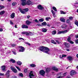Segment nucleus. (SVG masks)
Segmentation results:
<instances>
[{"instance_id":"nucleus-1","label":"nucleus","mask_w":78,"mask_h":78,"mask_svg":"<svg viewBox=\"0 0 78 78\" xmlns=\"http://www.w3.org/2000/svg\"><path fill=\"white\" fill-rule=\"evenodd\" d=\"M39 50L41 51H43L44 53H45L47 54H50L51 53V51H50L49 49L47 47L41 46L39 48Z\"/></svg>"},{"instance_id":"nucleus-2","label":"nucleus","mask_w":78,"mask_h":78,"mask_svg":"<svg viewBox=\"0 0 78 78\" xmlns=\"http://www.w3.org/2000/svg\"><path fill=\"white\" fill-rule=\"evenodd\" d=\"M23 10L24 11H23L22 10V9H20V12L22 14H25V12H27V11H28V9H24Z\"/></svg>"},{"instance_id":"nucleus-3","label":"nucleus","mask_w":78,"mask_h":78,"mask_svg":"<svg viewBox=\"0 0 78 78\" xmlns=\"http://www.w3.org/2000/svg\"><path fill=\"white\" fill-rule=\"evenodd\" d=\"M39 73L40 75H41L43 76H45V72L44 70H41L39 71Z\"/></svg>"},{"instance_id":"nucleus-4","label":"nucleus","mask_w":78,"mask_h":78,"mask_svg":"<svg viewBox=\"0 0 78 78\" xmlns=\"http://www.w3.org/2000/svg\"><path fill=\"white\" fill-rule=\"evenodd\" d=\"M68 30H66L63 31H59L58 32V34H65V33H66L67 32H68Z\"/></svg>"},{"instance_id":"nucleus-5","label":"nucleus","mask_w":78,"mask_h":78,"mask_svg":"<svg viewBox=\"0 0 78 78\" xmlns=\"http://www.w3.org/2000/svg\"><path fill=\"white\" fill-rule=\"evenodd\" d=\"M10 69L12 71V72H14V73H17V70H16L15 68H14L13 66H11L10 67Z\"/></svg>"},{"instance_id":"nucleus-6","label":"nucleus","mask_w":78,"mask_h":78,"mask_svg":"<svg viewBox=\"0 0 78 78\" xmlns=\"http://www.w3.org/2000/svg\"><path fill=\"white\" fill-rule=\"evenodd\" d=\"M76 73V71L74 70H72L70 72V75L71 76H73V75H75Z\"/></svg>"},{"instance_id":"nucleus-7","label":"nucleus","mask_w":78,"mask_h":78,"mask_svg":"<svg viewBox=\"0 0 78 78\" xmlns=\"http://www.w3.org/2000/svg\"><path fill=\"white\" fill-rule=\"evenodd\" d=\"M19 48H20L19 51L20 52H23L25 51V48H24L21 46H19Z\"/></svg>"},{"instance_id":"nucleus-8","label":"nucleus","mask_w":78,"mask_h":78,"mask_svg":"<svg viewBox=\"0 0 78 78\" xmlns=\"http://www.w3.org/2000/svg\"><path fill=\"white\" fill-rule=\"evenodd\" d=\"M63 75V74L62 73H58V76H59L57 78H63L64 77V76H62Z\"/></svg>"},{"instance_id":"nucleus-9","label":"nucleus","mask_w":78,"mask_h":78,"mask_svg":"<svg viewBox=\"0 0 78 78\" xmlns=\"http://www.w3.org/2000/svg\"><path fill=\"white\" fill-rule=\"evenodd\" d=\"M26 0H21L22 2V6H25V5H26Z\"/></svg>"},{"instance_id":"nucleus-10","label":"nucleus","mask_w":78,"mask_h":78,"mask_svg":"<svg viewBox=\"0 0 78 78\" xmlns=\"http://www.w3.org/2000/svg\"><path fill=\"white\" fill-rule=\"evenodd\" d=\"M71 38H70V37H69L67 39V41L68 42H69V43L70 44H74V42L72 41H71L70 40Z\"/></svg>"},{"instance_id":"nucleus-11","label":"nucleus","mask_w":78,"mask_h":78,"mask_svg":"<svg viewBox=\"0 0 78 78\" xmlns=\"http://www.w3.org/2000/svg\"><path fill=\"white\" fill-rule=\"evenodd\" d=\"M34 75L33 73V72L31 71L30 73H29V76L30 78H32L34 77Z\"/></svg>"},{"instance_id":"nucleus-12","label":"nucleus","mask_w":78,"mask_h":78,"mask_svg":"<svg viewBox=\"0 0 78 78\" xmlns=\"http://www.w3.org/2000/svg\"><path fill=\"white\" fill-rule=\"evenodd\" d=\"M37 8L39 9H40L41 10H42V9H44V7L41 5H39L37 6Z\"/></svg>"},{"instance_id":"nucleus-13","label":"nucleus","mask_w":78,"mask_h":78,"mask_svg":"<svg viewBox=\"0 0 78 78\" xmlns=\"http://www.w3.org/2000/svg\"><path fill=\"white\" fill-rule=\"evenodd\" d=\"M10 72V71L8 70L6 72V73L5 74V75L6 76L7 78H9V73Z\"/></svg>"},{"instance_id":"nucleus-14","label":"nucleus","mask_w":78,"mask_h":78,"mask_svg":"<svg viewBox=\"0 0 78 78\" xmlns=\"http://www.w3.org/2000/svg\"><path fill=\"white\" fill-rule=\"evenodd\" d=\"M6 67L5 66L3 65L2 66L1 69H2V70L3 71V72H5V69H6Z\"/></svg>"},{"instance_id":"nucleus-15","label":"nucleus","mask_w":78,"mask_h":78,"mask_svg":"<svg viewBox=\"0 0 78 78\" xmlns=\"http://www.w3.org/2000/svg\"><path fill=\"white\" fill-rule=\"evenodd\" d=\"M31 4V2L30 0H28L27 2H26V5H30Z\"/></svg>"},{"instance_id":"nucleus-16","label":"nucleus","mask_w":78,"mask_h":78,"mask_svg":"<svg viewBox=\"0 0 78 78\" xmlns=\"http://www.w3.org/2000/svg\"><path fill=\"white\" fill-rule=\"evenodd\" d=\"M32 33L30 32H26V36H30V35H32Z\"/></svg>"},{"instance_id":"nucleus-17","label":"nucleus","mask_w":78,"mask_h":78,"mask_svg":"<svg viewBox=\"0 0 78 78\" xmlns=\"http://www.w3.org/2000/svg\"><path fill=\"white\" fill-rule=\"evenodd\" d=\"M22 28H28V26L26 25H22Z\"/></svg>"},{"instance_id":"nucleus-18","label":"nucleus","mask_w":78,"mask_h":78,"mask_svg":"<svg viewBox=\"0 0 78 78\" xmlns=\"http://www.w3.org/2000/svg\"><path fill=\"white\" fill-rule=\"evenodd\" d=\"M67 58L68 60H69V61H72V60H73V58H72V57L71 56L68 57Z\"/></svg>"},{"instance_id":"nucleus-19","label":"nucleus","mask_w":78,"mask_h":78,"mask_svg":"<svg viewBox=\"0 0 78 78\" xmlns=\"http://www.w3.org/2000/svg\"><path fill=\"white\" fill-rule=\"evenodd\" d=\"M63 26H62L61 28H62L63 29H66L67 28V26L66 25V24H64L63 25Z\"/></svg>"},{"instance_id":"nucleus-20","label":"nucleus","mask_w":78,"mask_h":78,"mask_svg":"<svg viewBox=\"0 0 78 78\" xmlns=\"http://www.w3.org/2000/svg\"><path fill=\"white\" fill-rule=\"evenodd\" d=\"M42 32H44V33H46L47 31V29L46 28H42Z\"/></svg>"},{"instance_id":"nucleus-21","label":"nucleus","mask_w":78,"mask_h":78,"mask_svg":"<svg viewBox=\"0 0 78 78\" xmlns=\"http://www.w3.org/2000/svg\"><path fill=\"white\" fill-rule=\"evenodd\" d=\"M11 17L12 19L14 18V17H15V13L14 12L12 13L11 15Z\"/></svg>"},{"instance_id":"nucleus-22","label":"nucleus","mask_w":78,"mask_h":78,"mask_svg":"<svg viewBox=\"0 0 78 78\" xmlns=\"http://www.w3.org/2000/svg\"><path fill=\"white\" fill-rule=\"evenodd\" d=\"M51 12L53 14V16L54 17H56V15H55V12L53 11V10H51Z\"/></svg>"},{"instance_id":"nucleus-23","label":"nucleus","mask_w":78,"mask_h":78,"mask_svg":"<svg viewBox=\"0 0 78 78\" xmlns=\"http://www.w3.org/2000/svg\"><path fill=\"white\" fill-rule=\"evenodd\" d=\"M12 52L13 53L14 55H17V53H16V50L14 49H12Z\"/></svg>"},{"instance_id":"nucleus-24","label":"nucleus","mask_w":78,"mask_h":78,"mask_svg":"<svg viewBox=\"0 0 78 78\" xmlns=\"http://www.w3.org/2000/svg\"><path fill=\"white\" fill-rule=\"evenodd\" d=\"M52 69L54 70H55V71H56V72H58V69L55 67H52Z\"/></svg>"},{"instance_id":"nucleus-25","label":"nucleus","mask_w":78,"mask_h":78,"mask_svg":"<svg viewBox=\"0 0 78 78\" xmlns=\"http://www.w3.org/2000/svg\"><path fill=\"white\" fill-rule=\"evenodd\" d=\"M26 23L27 25H29L31 22L29 21H27Z\"/></svg>"},{"instance_id":"nucleus-26","label":"nucleus","mask_w":78,"mask_h":78,"mask_svg":"<svg viewBox=\"0 0 78 78\" xmlns=\"http://www.w3.org/2000/svg\"><path fill=\"white\" fill-rule=\"evenodd\" d=\"M65 46H66V47H70V44L67 43H65Z\"/></svg>"},{"instance_id":"nucleus-27","label":"nucleus","mask_w":78,"mask_h":78,"mask_svg":"<svg viewBox=\"0 0 78 78\" xmlns=\"http://www.w3.org/2000/svg\"><path fill=\"white\" fill-rule=\"evenodd\" d=\"M50 68H47L46 69V73H48V72H50Z\"/></svg>"},{"instance_id":"nucleus-28","label":"nucleus","mask_w":78,"mask_h":78,"mask_svg":"<svg viewBox=\"0 0 78 78\" xmlns=\"http://www.w3.org/2000/svg\"><path fill=\"white\" fill-rule=\"evenodd\" d=\"M5 12L4 11H1L0 12V15H3V14H4Z\"/></svg>"},{"instance_id":"nucleus-29","label":"nucleus","mask_w":78,"mask_h":78,"mask_svg":"<svg viewBox=\"0 0 78 78\" xmlns=\"http://www.w3.org/2000/svg\"><path fill=\"white\" fill-rule=\"evenodd\" d=\"M30 66L32 67H36V65L34 64H31L30 65Z\"/></svg>"},{"instance_id":"nucleus-30","label":"nucleus","mask_w":78,"mask_h":78,"mask_svg":"<svg viewBox=\"0 0 78 78\" xmlns=\"http://www.w3.org/2000/svg\"><path fill=\"white\" fill-rule=\"evenodd\" d=\"M17 64L19 65V66H20V65L22 64V63L20 61H18L17 62Z\"/></svg>"},{"instance_id":"nucleus-31","label":"nucleus","mask_w":78,"mask_h":78,"mask_svg":"<svg viewBox=\"0 0 78 78\" xmlns=\"http://www.w3.org/2000/svg\"><path fill=\"white\" fill-rule=\"evenodd\" d=\"M52 9H53V10H54L55 11H56V12H57V9H56V8L55 7L53 6L52 7Z\"/></svg>"},{"instance_id":"nucleus-32","label":"nucleus","mask_w":78,"mask_h":78,"mask_svg":"<svg viewBox=\"0 0 78 78\" xmlns=\"http://www.w3.org/2000/svg\"><path fill=\"white\" fill-rule=\"evenodd\" d=\"M52 34L53 35L55 34H56V31L55 30L53 31L52 32Z\"/></svg>"},{"instance_id":"nucleus-33","label":"nucleus","mask_w":78,"mask_h":78,"mask_svg":"<svg viewBox=\"0 0 78 78\" xmlns=\"http://www.w3.org/2000/svg\"><path fill=\"white\" fill-rule=\"evenodd\" d=\"M19 76L22 77H23V74H22V73H20L19 74Z\"/></svg>"},{"instance_id":"nucleus-34","label":"nucleus","mask_w":78,"mask_h":78,"mask_svg":"<svg viewBox=\"0 0 78 78\" xmlns=\"http://www.w3.org/2000/svg\"><path fill=\"white\" fill-rule=\"evenodd\" d=\"M38 21L39 22H43L44 21V19L43 18H41V19H39L38 20Z\"/></svg>"},{"instance_id":"nucleus-35","label":"nucleus","mask_w":78,"mask_h":78,"mask_svg":"<svg viewBox=\"0 0 78 78\" xmlns=\"http://www.w3.org/2000/svg\"><path fill=\"white\" fill-rule=\"evenodd\" d=\"M42 25H44V26H46L47 25V23L46 22H44L42 23Z\"/></svg>"},{"instance_id":"nucleus-36","label":"nucleus","mask_w":78,"mask_h":78,"mask_svg":"<svg viewBox=\"0 0 78 78\" xmlns=\"http://www.w3.org/2000/svg\"><path fill=\"white\" fill-rule=\"evenodd\" d=\"M60 12L62 14H66V12H64L63 11H60Z\"/></svg>"},{"instance_id":"nucleus-37","label":"nucleus","mask_w":78,"mask_h":78,"mask_svg":"<svg viewBox=\"0 0 78 78\" xmlns=\"http://www.w3.org/2000/svg\"><path fill=\"white\" fill-rule=\"evenodd\" d=\"M60 20L61 21H62V22H65V19L64 18H61L60 19Z\"/></svg>"},{"instance_id":"nucleus-38","label":"nucleus","mask_w":78,"mask_h":78,"mask_svg":"<svg viewBox=\"0 0 78 78\" xmlns=\"http://www.w3.org/2000/svg\"><path fill=\"white\" fill-rule=\"evenodd\" d=\"M3 8H5V6H3L0 5V9H2Z\"/></svg>"},{"instance_id":"nucleus-39","label":"nucleus","mask_w":78,"mask_h":78,"mask_svg":"<svg viewBox=\"0 0 78 78\" xmlns=\"http://www.w3.org/2000/svg\"><path fill=\"white\" fill-rule=\"evenodd\" d=\"M10 61H11V62H12L13 63H15V62H16V61L12 59H11L10 60Z\"/></svg>"},{"instance_id":"nucleus-40","label":"nucleus","mask_w":78,"mask_h":78,"mask_svg":"<svg viewBox=\"0 0 78 78\" xmlns=\"http://www.w3.org/2000/svg\"><path fill=\"white\" fill-rule=\"evenodd\" d=\"M51 19V18L50 17H47L46 18V20L47 21H48L49 20H50Z\"/></svg>"},{"instance_id":"nucleus-41","label":"nucleus","mask_w":78,"mask_h":78,"mask_svg":"<svg viewBox=\"0 0 78 78\" xmlns=\"http://www.w3.org/2000/svg\"><path fill=\"white\" fill-rule=\"evenodd\" d=\"M51 42L54 44H56V42H55V41L53 40H51Z\"/></svg>"},{"instance_id":"nucleus-42","label":"nucleus","mask_w":78,"mask_h":78,"mask_svg":"<svg viewBox=\"0 0 78 78\" xmlns=\"http://www.w3.org/2000/svg\"><path fill=\"white\" fill-rule=\"evenodd\" d=\"M16 2H13L12 3V5L13 6H15V5H16Z\"/></svg>"},{"instance_id":"nucleus-43","label":"nucleus","mask_w":78,"mask_h":78,"mask_svg":"<svg viewBox=\"0 0 78 78\" xmlns=\"http://www.w3.org/2000/svg\"><path fill=\"white\" fill-rule=\"evenodd\" d=\"M67 73H68L67 72H66L64 74H63V76H63V77H64V76H65L67 74Z\"/></svg>"},{"instance_id":"nucleus-44","label":"nucleus","mask_w":78,"mask_h":78,"mask_svg":"<svg viewBox=\"0 0 78 78\" xmlns=\"http://www.w3.org/2000/svg\"><path fill=\"white\" fill-rule=\"evenodd\" d=\"M75 24L78 27V22L77 21H75Z\"/></svg>"},{"instance_id":"nucleus-45","label":"nucleus","mask_w":78,"mask_h":78,"mask_svg":"<svg viewBox=\"0 0 78 78\" xmlns=\"http://www.w3.org/2000/svg\"><path fill=\"white\" fill-rule=\"evenodd\" d=\"M27 32L23 31L22 32L21 34H26V33Z\"/></svg>"},{"instance_id":"nucleus-46","label":"nucleus","mask_w":78,"mask_h":78,"mask_svg":"<svg viewBox=\"0 0 78 78\" xmlns=\"http://www.w3.org/2000/svg\"><path fill=\"white\" fill-rule=\"evenodd\" d=\"M69 20H73V17H72V16H70L69 17Z\"/></svg>"},{"instance_id":"nucleus-47","label":"nucleus","mask_w":78,"mask_h":78,"mask_svg":"<svg viewBox=\"0 0 78 78\" xmlns=\"http://www.w3.org/2000/svg\"><path fill=\"white\" fill-rule=\"evenodd\" d=\"M55 41L56 42V44H59V43H60V42H59V41H58L56 40Z\"/></svg>"},{"instance_id":"nucleus-48","label":"nucleus","mask_w":78,"mask_h":78,"mask_svg":"<svg viewBox=\"0 0 78 78\" xmlns=\"http://www.w3.org/2000/svg\"><path fill=\"white\" fill-rule=\"evenodd\" d=\"M16 67L17 69H18V70H19V71H20V68H19V67L17 66H16Z\"/></svg>"},{"instance_id":"nucleus-49","label":"nucleus","mask_w":78,"mask_h":78,"mask_svg":"<svg viewBox=\"0 0 78 78\" xmlns=\"http://www.w3.org/2000/svg\"><path fill=\"white\" fill-rule=\"evenodd\" d=\"M0 76H4V75H5V74L2 73H0Z\"/></svg>"},{"instance_id":"nucleus-50","label":"nucleus","mask_w":78,"mask_h":78,"mask_svg":"<svg viewBox=\"0 0 78 78\" xmlns=\"http://www.w3.org/2000/svg\"><path fill=\"white\" fill-rule=\"evenodd\" d=\"M10 25H13V23L12 22V21H10Z\"/></svg>"},{"instance_id":"nucleus-51","label":"nucleus","mask_w":78,"mask_h":78,"mask_svg":"<svg viewBox=\"0 0 78 78\" xmlns=\"http://www.w3.org/2000/svg\"><path fill=\"white\" fill-rule=\"evenodd\" d=\"M62 56V58H64V57H66V56H67V55H63Z\"/></svg>"},{"instance_id":"nucleus-52","label":"nucleus","mask_w":78,"mask_h":78,"mask_svg":"<svg viewBox=\"0 0 78 78\" xmlns=\"http://www.w3.org/2000/svg\"><path fill=\"white\" fill-rule=\"evenodd\" d=\"M16 45V44H12V47H15Z\"/></svg>"},{"instance_id":"nucleus-53","label":"nucleus","mask_w":78,"mask_h":78,"mask_svg":"<svg viewBox=\"0 0 78 78\" xmlns=\"http://www.w3.org/2000/svg\"><path fill=\"white\" fill-rule=\"evenodd\" d=\"M35 22H36V23H39V21H38V20H37V19H36L35 20Z\"/></svg>"},{"instance_id":"nucleus-54","label":"nucleus","mask_w":78,"mask_h":78,"mask_svg":"<svg viewBox=\"0 0 78 78\" xmlns=\"http://www.w3.org/2000/svg\"><path fill=\"white\" fill-rule=\"evenodd\" d=\"M66 22L67 23H70V20H67L66 21Z\"/></svg>"},{"instance_id":"nucleus-55","label":"nucleus","mask_w":78,"mask_h":78,"mask_svg":"<svg viewBox=\"0 0 78 78\" xmlns=\"http://www.w3.org/2000/svg\"><path fill=\"white\" fill-rule=\"evenodd\" d=\"M75 41L76 42V43L78 44V39L76 40Z\"/></svg>"},{"instance_id":"nucleus-56","label":"nucleus","mask_w":78,"mask_h":78,"mask_svg":"<svg viewBox=\"0 0 78 78\" xmlns=\"http://www.w3.org/2000/svg\"><path fill=\"white\" fill-rule=\"evenodd\" d=\"M27 72V69H25L24 70V72H25V73H26Z\"/></svg>"},{"instance_id":"nucleus-57","label":"nucleus","mask_w":78,"mask_h":78,"mask_svg":"<svg viewBox=\"0 0 78 78\" xmlns=\"http://www.w3.org/2000/svg\"><path fill=\"white\" fill-rule=\"evenodd\" d=\"M37 26H41V24H39V23H38V24H37Z\"/></svg>"},{"instance_id":"nucleus-58","label":"nucleus","mask_w":78,"mask_h":78,"mask_svg":"<svg viewBox=\"0 0 78 78\" xmlns=\"http://www.w3.org/2000/svg\"><path fill=\"white\" fill-rule=\"evenodd\" d=\"M19 39L20 40H21V39H22L23 40H24V39L22 38H19Z\"/></svg>"},{"instance_id":"nucleus-59","label":"nucleus","mask_w":78,"mask_h":78,"mask_svg":"<svg viewBox=\"0 0 78 78\" xmlns=\"http://www.w3.org/2000/svg\"><path fill=\"white\" fill-rule=\"evenodd\" d=\"M75 37L76 38H78V35H76Z\"/></svg>"},{"instance_id":"nucleus-60","label":"nucleus","mask_w":78,"mask_h":78,"mask_svg":"<svg viewBox=\"0 0 78 78\" xmlns=\"http://www.w3.org/2000/svg\"><path fill=\"white\" fill-rule=\"evenodd\" d=\"M78 4V1L76 2V3H74V4H75V5H76V4Z\"/></svg>"},{"instance_id":"nucleus-61","label":"nucleus","mask_w":78,"mask_h":78,"mask_svg":"<svg viewBox=\"0 0 78 78\" xmlns=\"http://www.w3.org/2000/svg\"><path fill=\"white\" fill-rule=\"evenodd\" d=\"M12 34H13V36H15V35H16V34L15 33H14V32H13Z\"/></svg>"},{"instance_id":"nucleus-62","label":"nucleus","mask_w":78,"mask_h":78,"mask_svg":"<svg viewBox=\"0 0 78 78\" xmlns=\"http://www.w3.org/2000/svg\"><path fill=\"white\" fill-rule=\"evenodd\" d=\"M60 59H62V56H61V55L60 56Z\"/></svg>"},{"instance_id":"nucleus-63","label":"nucleus","mask_w":78,"mask_h":78,"mask_svg":"<svg viewBox=\"0 0 78 78\" xmlns=\"http://www.w3.org/2000/svg\"><path fill=\"white\" fill-rule=\"evenodd\" d=\"M0 31H3V29H0Z\"/></svg>"},{"instance_id":"nucleus-64","label":"nucleus","mask_w":78,"mask_h":78,"mask_svg":"<svg viewBox=\"0 0 78 78\" xmlns=\"http://www.w3.org/2000/svg\"><path fill=\"white\" fill-rule=\"evenodd\" d=\"M66 78H70V77L69 76H67L66 77Z\"/></svg>"}]
</instances>
